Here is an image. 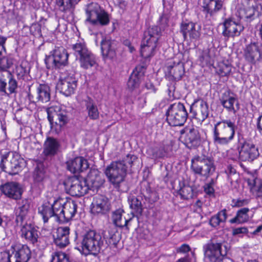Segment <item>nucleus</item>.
Listing matches in <instances>:
<instances>
[{"instance_id": "obj_1", "label": "nucleus", "mask_w": 262, "mask_h": 262, "mask_svg": "<svg viewBox=\"0 0 262 262\" xmlns=\"http://www.w3.org/2000/svg\"><path fill=\"white\" fill-rule=\"evenodd\" d=\"M75 234V248L85 255L96 256L110 245L116 246L121 239L120 233L111 228L102 232L89 229L79 236L76 232Z\"/></svg>"}, {"instance_id": "obj_2", "label": "nucleus", "mask_w": 262, "mask_h": 262, "mask_svg": "<svg viewBox=\"0 0 262 262\" xmlns=\"http://www.w3.org/2000/svg\"><path fill=\"white\" fill-rule=\"evenodd\" d=\"M137 160L136 156L128 154L121 160L112 162L106 167L105 174L110 182L115 188H119L120 183L124 181L127 171Z\"/></svg>"}, {"instance_id": "obj_3", "label": "nucleus", "mask_w": 262, "mask_h": 262, "mask_svg": "<svg viewBox=\"0 0 262 262\" xmlns=\"http://www.w3.org/2000/svg\"><path fill=\"white\" fill-rule=\"evenodd\" d=\"M236 126L230 119H223L214 124L213 139L214 143L219 145H227L233 139Z\"/></svg>"}, {"instance_id": "obj_4", "label": "nucleus", "mask_w": 262, "mask_h": 262, "mask_svg": "<svg viewBox=\"0 0 262 262\" xmlns=\"http://www.w3.org/2000/svg\"><path fill=\"white\" fill-rule=\"evenodd\" d=\"M190 168L194 174L207 179L214 173L216 166L212 156L201 154L192 158Z\"/></svg>"}, {"instance_id": "obj_5", "label": "nucleus", "mask_w": 262, "mask_h": 262, "mask_svg": "<svg viewBox=\"0 0 262 262\" xmlns=\"http://www.w3.org/2000/svg\"><path fill=\"white\" fill-rule=\"evenodd\" d=\"M85 22L97 27L107 26L110 23V16L98 3H91L86 5Z\"/></svg>"}, {"instance_id": "obj_6", "label": "nucleus", "mask_w": 262, "mask_h": 262, "mask_svg": "<svg viewBox=\"0 0 262 262\" xmlns=\"http://www.w3.org/2000/svg\"><path fill=\"white\" fill-rule=\"evenodd\" d=\"M46 111L51 130L59 134L70 121V113L58 105L48 107Z\"/></svg>"}, {"instance_id": "obj_7", "label": "nucleus", "mask_w": 262, "mask_h": 262, "mask_svg": "<svg viewBox=\"0 0 262 262\" xmlns=\"http://www.w3.org/2000/svg\"><path fill=\"white\" fill-rule=\"evenodd\" d=\"M160 36V29L157 26L150 27L144 32L140 50L142 57L147 59L154 55Z\"/></svg>"}, {"instance_id": "obj_8", "label": "nucleus", "mask_w": 262, "mask_h": 262, "mask_svg": "<svg viewBox=\"0 0 262 262\" xmlns=\"http://www.w3.org/2000/svg\"><path fill=\"white\" fill-rule=\"evenodd\" d=\"M166 115V120L170 126H181L186 122L188 113L183 103L176 102L169 105Z\"/></svg>"}, {"instance_id": "obj_9", "label": "nucleus", "mask_w": 262, "mask_h": 262, "mask_svg": "<svg viewBox=\"0 0 262 262\" xmlns=\"http://www.w3.org/2000/svg\"><path fill=\"white\" fill-rule=\"evenodd\" d=\"M69 54L63 47H55V49L47 55L45 62L48 69L58 70L68 66Z\"/></svg>"}, {"instance_id": "obj_10", "label": "nucleus", "mask_w": 262, "mask_h": 262, "mask_svg": "<svg viewBox=\"0 0 262 262\" xmlns=\"http://www.w3.org/2000/svg\"><path fill=\"white\" fill-rule=\"evenodd\" d=\"M26 161L17 154L8 158L3 157L0 163L3 170L10 175H15L26 166Z\"/></svg>"}, {"instance_id": "obj_11", "label": "nucleus", "mask_w": 262, "mask_h": 262, "mask_svg": "<svg viewBox=\"0 0 262 262\" xmlns=\"http://www.w3.org/2000/svg\"><path fill=\"white\" fill-rule=\"evenodd\" d=\"M206 258L211 262H219L227 253V247L221 243L210 241L203 247Z\"/></svg>"}, {"instance_id": "obj_12", "label": "nucleus", "mask_w": 262, "mask_h": 262, "mask_svg": "<svg viewBox=\"0 0 262 262\" xmlns=\"http://www.w3.org/2000/svg\"><path fill=\"white\" fill-rule=\"evenodd\" d=\"M238 150L239 159L243 161H253L259 155L258 148L253 143L244 139L238 133Z\"/></svg>"}, {"instance_id": "obj_13", "label": "nucleus", "mask_w": 262, "mask_h": 262, "mask_svg": "<svg viewBox=\"0 0 262 262\" xmlns=\"http://www.w3.org/2000/svg\"><path fill=\"white\" fill-rule=\"evenodd\" d=\"M11 253L8 256V262H28L31 258V250L26 245L13 244L11 246Z\"/></svg>"}, {"instance_id": "obj_14", "label": "nucleus", "mask_w": 262, "mask_h": 262, "mask_svg": "<svg viewBox=\"0 0 262 262\" xmlns=\"http://www.w3.org/2000/svg\"><path fill=\"white\" fill-rule=\"evenodd\" d=\"M64 185L69 193L72 196H81L89 190V187L84 180H80L76 176L69 178L64 182Z\"/></svg>"}, {"instance_id": "obj_15", "label": "nucleus", "mask_w": 262, "mask_h": 262, "mask_svg": "<svg viewBox=\"0 0 262 262\" xmlns=\"http://www.w3.org/2000/svg\"><path fill=\"white\" fill-rule=\"evenodd\" d=\"M219 100L221 105L227 111L235 114L239 110V103L237 96L229 89L223 92Z\"/></svg>"}, {"instance_id": "obj_16", "label": "nucleus", "mask_w": 262, "mask_h": 262, "mask_svg": "<svg viewBox=\"0 0 262 262\" xmlns=\"http://www.w3.org/2000/svg\"><path fill=\"white\" fill-rule=\"evenodd\" d=\"M244 57L249 63L255 64L257 61L262 60V43L251 42L244 49Z\"/></svg>"}, {"instance_id": "obj_17", "label": "nucleus", "mask_w": 262, "mask_h": 262, "mask_svg": "<svg viewBox=\"0 0 262 262\" xmlns=\"http://www.w3.org/2000/svg\"><path fill=\"white\" fill-rule=\"evenodd\" d=\"M77 86V79L72 74H69L64 77H61L56 85L60 93L66 97L73 94Z\"/></svg>"}, {"instance_id": "obj_18", "label": "nucleus", "mask_w": 262, "mask_h": 262, "mask_svg": "<svg viewBox=\"0 0 262 262\" xmlns=\"http://www.w3.org/2000/svg\"><path fill=\"white\" fill-rule=\"evenodd\" d=\"M223 25L222 35L227 38L239 36L245 29L244 26L239 22L236 21L233 17L226 18Z\"/></svg>"}, {"instance_id": "obj_19", "label": "nucleus", "mask_w": 262, "mask_h": 262, "mask_svg": "<svg viewBox=\"0 0 262 262\" xmlns=\"http://www.w3.org/2000/svg\"><path fill=\"white\" fill-rule=\"evenodd\" d=\"M184 134L183 143L189 149H195L201 145L202 138L200 132L196 128H185L181 131Z\"/></svg>"}, {"instance_id": "obj_20", "label": "nucleus", "mask_w": 262, "mask_h": 262, "mask_svg": "<svg viewBox=\"0 0 262 262\" xmlns=\"http://www.w3.org/2000/svg\"><path fill=\"white\" fill-rule=\"evenodd\" d=\"M28 97L29 100L33 102L47 103L51 99L50 87L48 84H40L33 94L28 93Z\"/></svg>"}, {"instance_id": "obj_21", "label": "nucleus", "mask_w": 262, "mask_h": 262, "mask_svg": "<svg viewBox=\"0 0 262 262\" xmlns=\"http://www.w3.org/2000/svg\"><path fill=\"white\" fill-rule=\"evenodd\" d=\"M180 32L185 40L188 36L190 40H198L201 35V26L192 21L183 22L181 24Z\"/></svg>"}, {"instance_id": "obj_22", "label": "nucleus", "mask_w": 262, "mask_h": 262, "mask_svg": "<svg viewBox=\"0 0 262 262\" xmlns=\"http://www.w3.org/2000/svg\"><path fill=\"white\" fill-rule=\"evenodd\" d=\"M189 111L192 113L193 118L202 122L208 117V105L203 100L198 99L190 105Z\"/></svg>"}, {"instance_id": "obj_23", "label": "nucleus", "mask_w": 262, "mask_h": 262, "mask_svg": "<svg viewBox=\"0 0 262 262\" xmlns=\"http://www.w3.org/2000/svg\"><path fill=\"white\" fill-rule=\"evenodd\" d=\"M101 51L104 60H113L116 58L117 42L109 37L102 38L100 42Z\"/></svg>"}, {"instance_id": "obj_24", "label": "nucleus", "mask_w": 262, "mask_h": 262, "mask_svg": "<svg viewBox=\"0 0 262 262\" xmlns=\"http://www.w3.org/2000/svg\"><path fill=\"white\" fill-rule=\"evenodd\" d=\"M33 184L39 189L45 188L46 183L49 181V175L47 168L42 163H37L33 172Z\"/></svg>"}, {"instance_id": "obj_25", "label": "nucleus", "mask_w": 262, "mask_h": 262, "mask_svg": "<svg viewBox=\"0 0 262 262\" xmlns=\"http://www.w3.org/2000/svg\"><path fill=\"white\" fill-rule=\"evenodd\" d=\"M2 192L7 198L14 200H20L23 193L21 186L17 182H7L0 186Z\"/></svg>"}, {"instance_id": "obj_26", "label": "nucleus", "mask_w": 262, "mask_h": 262, "mask_svg": "<svg viewBox=\"0 0 262 262\" xmlns=\"http://www.w3.org/2000/svg\"><path fill=\"white\" fill-rule=\"evenodd\" d=\"M202 8V11L206 16L212 17L226 10L225 0H203Z\"/></svg>"}, {"instance_id": "obj_27", "label": "nucleus", "mask_w": 262, "mask_h": 262, "mask_svg": "<svg viewBox=\"0 0 262 262\" xmlns=\"http://www.w3.org/2000/svg\"><path fill=\"white\" fill-rule=\"evenodd\" d=\"M91 206V211L94 214H105L111 209L108 199L102 195H97L94 197Z\"/></svg>"}, {"instance_id": "obj_28", "label": "nucleus", "mask_w": 262, "mask_h": 262, "mask_svg": "<svg viewBox=\"0 0 262 262\" xmlns=\"http://www.w3.org/2000/svg\"><path fill=\"white\" fill-rule=\"evenodd\" d=\"M66 164L67 170L74 174L83 172L89 167L88 160L82 157L71 158L66 162Z\"/></svg>"}, {"instance_id": "obj_29", "label": "nucleus", "mask_w": 262, "mask_h": 262, "mask_svg": "<svg viewBox=\"0 0 262 262\" xmlns=\"http://www.w3.org/2000/svg\"><path fill=\"white\" fill-rule=\"evenodd\" d=\"M86 185L89 190L93 191L97 190L104 183L103 174L97 169H91L85 179Z\"/></svg>"}, {"instance_id": "obj_30", "label": "nucleus", "mask_w": 262, "mask_h": 262, "mask_svg": "<svg viewBox=\"0 0 262 262\" xmlns=\"http://www.w3.org/2000/svg\"><path fill=\"white\" fill-rule=\"evenodd\" d=\"M21 236L29 244L35 245L39 241V232L34 225L30 223H24L21 226Z\"/></svg>"}, {"instance_id": "obj_31", "label": "nucleus", "mask_w": 262, "mask_h": 262, "mask_svg": "<svg viewBox=\"0 0 262 262\" xmlns=\"http://www.w3.org/2000/svg\"><path fill=\"white\" fill-rule=\"evenodd\" d=\"M30 208V201L28 199H23L17 204L15 208V223L17 226H21Z\"/></svg>"}, {"instance_id": "obj_32", "label": "nucleus", "mask_w": 262, "mask_h": 262, "mask_svg": "<svg viewBox=\"0 0 262 262\" xmlns=\"http://www.w3.org/2000/svg\"><path fill=\"white\" fill-rule=\"evenodd\" d=\"M77 205L73 200H68L64 202V205L59 214V222L67 223L72 219L77 212Z\"/></svg>"}, {"instance_id": "obj_33", "label": "nucleus", "mask_w": 262, "mask_h": 262, "mask_svg": "<svg viewBox=\"0 0 262 262\" xmlns=\"http://www.w3.org/2000/svg\"><path fill=\"white\" fill-rule=\"evenodd\" d=\"M60 144L59 141L53 137H48L43 145L42 155L45 159L52 158L59 151Z\"/></svg>"}, {"instance_id": "obj_34", "label": "nucleus", "mask_w": 262, "mask_h": 262, "mask_svg": "<svg viewBox=\"0 0 262 262\" xmlns=\"http://www.w3.org/2000/svg\"><path fill=\"white\" fill-rule=\"evenodd\" d=\"M69 227H59L53 235L54 242L59 248H64L70 244Z\"/></svg>"}, {"instance_id": "obj_35", "label": "nucleus", "mask_w": 262, "mask_h": 262, "mask_svg": "<svg viewBox=\"0 0 262 262\" xmlns=\"http://www.w3.org/2000/svg\"><path fill=\"white\" fill-rule=\"evenodd\" d=\"M166 72L171 80H180L185 73L183 63L180 61L174 62L172 65L167 67Z\"/></svg>"}, {"instance_id": "obj_36", "label": "nucleus", "mask_w": 262, "mask_h": 262, "mask_svg": "<svg viewBox=\"0 0 262 262\" xmlns=\"http://www.w3.org/2000/svg\"><path fill=\"white\" fill-rule=\"evenodd\" d=\"M30 66L27 61H22L20 64L15 67V73L19 80L25 81L30 80L31 78L30 75Z\"/></svg>"}, {"instance_id": "obj_37", "label": "nucleus", "mask_w": 262, "mask_h": 262, "mask_svg": "<svg viewBox=\"0 0 262 262\" xmlns=\"http://www.w3.org/2000/svg\"><path fill=\"white\" fill-rule=\"evenodd\" d=\"M84 105L88 112V117L92 120H97L99 118V112L94 100L87 97L84 100Z\"/></svg>"}, {"instance_id": "obj_38", "label": "nucleus", "mask_w": 262, "mask_h": 262, "mask_svg": "<svg viewBox=\"0 0 262 262\" xmlns=\"http://www.w3.org/2000/svg\"><path fill=\"white\" fill-rule=\"evenodd\" d=\"M80 65L84 69H88L97 64L96 56L90 51L79 59Z\"/></svg>"}, {"instance_id": "obj_39", "label": "nucleus", "mask_w": 262, "mask_h": 262, "mask_svg": "<svg viewBox=\"0 0 262 262\" xmlns=\"http://www.w3.org/2000/svg\"><path fill=\"white\" fill-rule=\"evenodd\" d=\"M123 212L124 211L120 209L114 211L112 214L113 222L116 226L121 228L126 227V229H128L127 224L132 220V218L127 219L124 217V220L123 221L122 216Z\"/></svg>"}, {"instance_id": "obj_40", "label": "nucleus", "mask_w": 262, "mask_h": 262, "mask_svg": "<svg viewBox=\"0 0 262 262\" xmlns=\"http://www.w3.org/2000/svg\"><path fill=\"white\" fill-rule=\"evenodd\" d=\"M250 211L248 208H243L238 210L235 216L230 220L229 222L231 224H241L246 223L249 220V215L248 213Z\"/></svg>"}, {"instance_id": "obj_41", "label": "nucleus", "mask_w": 262, "mask_h": 262, "mask_svg": "<svg viewBox=\"0 0 262 262\" xmlns=\"http://www.w3.org/2000/svg\"><path fill=\"white\" fill-rule=\"evenodd\" d=\"M138 73L133 72L129 76L127 83V90L130 92H135V94H138L139 92H137L136 90L139 88L140 85V78L137 76Z\"/></svg>"}, {"instance_id": "obj_42", "label": "nucleus", "mask_w": 262, "mask_h": 262, "mask_svg": "<svg viewBox=\"0 0 262 262\" xmlns=\"http://www.w3.org/2000/svg\"><path fill=\"white\" fill-rule=\"evenodd\" d=\"M180 188L178 193L181 195L182 199L188 200L192 198L193 195V189L189 185H186L184 183H180Z\"/></svg>"}, {"instance_id": "obj_43", "label": "nucleus", "mask_w": 262, "mask_h": 262, "mask_svg": "<svg viewBox=\"0 0 262 262\" xmlns=\"http://www.w3.org/2000/svg\"><path fill=\"white\" fill-rule=\"evenodd\" d=\"M128 203L130 208L134 210V213L141 215L143 212V207L141 200L139 199L132 196L128 198Z\"/></svg>"}, {"instance_id": "obj_44", "label": "nucleus", "mask_w": 262, "mask_h": 262, "mask_svg": "<svg viewBox=\"0 0 262 262\" xmlns=\"http://www.w3.org/2000/svg\"><path fill=\"white\" fill-rule=\"evenodd\" d=\"M232 67L228 61L220 62L216 68V73L221 76H228L231 72Z\"/></svg>"}, {"instance_id": "obj_45", "label": "nucleus", "mask_w": 262, "mask_h": 262, "mask_svg": "<svg viewBox=\"0 0 262 262\" xmlns=\"http://www.w3.org/2000/svg\"><path fill=\"white\" fill-rule=\"evenodd\" d=\"M39 212L41 214L45 223H47L49 218L55 216V213L51 205H43L41 209H39Z\"/></svg>"}, {"instance_id": "obj_46", "label": "nucleus", "mask_w": 262, "mask_h": 262, "mask_svg": "<svg viewBox=\"0 0 262 262\" xmlns=\"http://www.w3.org/2000/svg\"><path fill=\"white\" fill-rule=\"evenodd\" d=\"M146 154L149 157L153 159H157L164 157L161 146L149 147L147 149Z\"/></svg>"}, {"instance_id": "obj_47", "label": "nucleus", "mask_w": 262, "mask_h": 262, "mask_svg": "<svg viewBox=\"0 0 262 262\" xmlns=\"http://www.w3.org/2000/svg\"><path fill=\"white\" fill-rule=\"evenodd\" d=\"M64 202L63 199L59 198L56 199H54L53 203L50 205L55 213V217H56L58 221L59 219L60 211L62 209L63 206L64 205Z\"/></svg>"}, {"instance_id": "obj_48", "label": "nucleus", "mask_w": 262, "mask_h": 262, "mask_svg": "<svg viewBox=\"0 0 262 262\" xmlns=\"http://www.w3.org/2000/svg\"><path fill=\"white\" fill-rule=\"evenodd\" d=\"M72 49L74 51V55L79 59L89 51L86 46L82 43H77L72 45Z\"/></svg>"}, {"instance_id": "obj_49", "label": "nucleus", "mask_w": 262, "mask_h": 262, "mask_svg": "<svg viewBox=\"0 0 262 262\" xmlns=\"http://www.w3.org/2000/svg\"><path fill=\"white\" fill-rule=\"evenodd\" d=\"M259 16V12L258 10V7L257 6L249 7L246 10L245 18L247 21L250 23Z\"/></svg>"}, {"instance_id": "obj_50", "label": "nucleus", "mask_w": 262, "mask_h": 262, "mask_svg": "<svg viewBox=\"0 0 262 262\" xmlns=\"http://www.w3.org/2000/svg\"><path fill=\"white\" fill-rule=\"evenodd\" d=\"M8 74L9 75L8 88L9 93H7L6 94L9 95L10 94L16 93V90L18 88V83L16 80L12 76L11 73L10 72L8 73Z\"/></svg>"}, {"instance_id": "obj_51", "label": "nucleus", "mask_w": 262, "mask_h": 262, "mask_svg": "<svg viewBox=\"0 0 262 262\" xmlns=\"http://www.w3.org/2000/svg\"><path fill=\"white\" fill-rule=\"evenodd\" d=\"M13 64V59L9 56L0 57V70L7 71Z\"/></svg>"}, {"instance_id": "obj_52", "label": "nucleus", "mask_w": 262, "mask_h": 262, "mask_svg": "<svg viewBox=\"0 0 262 262\" xmlns=\"http://www.w3.org/2000/svg\"><path fill=\"white\" fill-rule=\"evenodd\" d=\"M51 262H70V261L67 254L62 252H56L52 254Z\"/></svg>"}, {"instance_id": "obj_53", "label": "nucleus", "mask_w": 262, "mask_h": 262, "mask_svg": "<svg viewBox=\"0 0 262 262\" xmlns=\"http://www.w3.org/2000/svg\"><path fill=\"white\" fill-rule=\"evenodd\" d=\"M69 0H55L56 5L62 12L71 11V6Z\"/></svg>"}, {"instance_id": "obj_54", "label": "nucleus", "mask_w": 262, "mask_h": 262, "mask_svg": "<svg viewBox=\"0 0 262 262\" xmlns=\"http://www.w3.org/2000/svg\"><path fill=\"white\" fill-rule=\"evenodd\" d=\"M30 33L34 36L40 37L42 36L41 25L39 23H33L30 28Z\"/></svg>"}, {"instance_id": "obj_55", "label": "nucleus", "mask_w": 262, "mask_h": 262, "mask_svg": "<svg viewBox=\"0 0 262 262\" xmlns=\"http://www.w3.org/2000/svg\"><path fill=\"white\" fill-rule=\"evenodd\" d=\"M248 183L249 185L252 186V188H254L258 192L262 193V182L259 180L257 179H249Z\"/></svg>"}, {"instance_id": "obj_56", "label": "nucleus", "mask_w": 262, "mask_h": 262, "mask_svg": "<svg viewBox=\"0 0 262 262\" xmlns=\"http://www.w3.org/2000/svg\"><path fill=\"white\" fill-rule=\"evenodd\" d=\"M161 147L164 157L170 156L172 155V146L171 143L163 145Z\"/></svg>"}, {"instance_id": "obj_57", "label": "nucleus", "mask_w": 262, "mask_h": 262, "mask_svg": "<svg viewBox=\"0 0 262 262\" xmlns=\"http://www.w3.org/2000/svg\"><path fill=\"white\" fill-rule=\"evenodd\" d=\"M210 56L209 55V49H205L201 51L200 55L199 56V59L200 61L207 62L209 60Z\"/></svg>"}, {"instance_id": "obj_58", "label": "nucleus", "mask_w": 262, "mask_h": 262, "mask_svg": "<svg viewBox=\"0 0 262 262\" xmlns=\"http://www.w3.org/2000/svg\"><path fill=\"white\" fill-rule=\"evenodd\" d=\"M232 202L233 207H241L248 204L249 201L247 199H233Z\"/></svg>"}, {"instance_id": "obj_59", "label": "nucleus", "mask_w": 262, "mask_h": 262, "mask_svg": "<svg viewBox=\"0 0 262 262\" xmlns=\"http://www.w3.org/2000/svg\"><path fill=\"white\" fill-rule=\"evenodd\" d=\"M159 23L160 27L157 26L160 30L161 28L164 29L168 25V18L166 15H162L159 18ZM161 33V32L160 31Z\"/></svg>"}, {"instance_id": "obj_60", "label": "nucleus", "mask_w": 262, "mask_h": 262, "mask_svg": "<svg viewBox=\"0 0 262 262\" xmlns=\"http://www.w3.org/2000/svg\"><path fill=\"white\" fill-rule=\"evenodd\" d=\"M204 192L210 196H214V189L213 186L205 184L204 187Z\"/></svg>"}, {"instance_id": "obj_61", "label": "nucleus", "mask_w": 262, "mask_h": 262, "mask_svg": "<svg viewBox=\"0 0 262 262\" xmlns=\"http://www.w3.org/2000/svg\"><path fill=\"white\" fill-rule=\"evenodd\" d=\"M248 230L246 227L234 228L232 230V235H236L241 233H247Z\"/></svg>"}, {"instance_id": "obj_62", "label": "nucleus", "mask_w": 262, "mask_h": 262, "mask_svg": "<svg viewBox=\"0 0 262 262\" xmlns=\"http://www.w3.org/2000/svg\"><path fill=\"white\" fill-rule=\"evenodd\" d=\"M221 222H225L227 218L226 209H224L219 212L216 214Z\"/></svg>"}, {"instance_id": "obj_63", "label": "nucleus", "mask_w": 262, "mask_h": 262, "mask_svg": "<svg viewBox=\"0 0 262 262\" xmlns=\"http://www.w3.org/2000/svg\"><path fill=\"white\" fill-rule=\"evenodd\" d=\"M210 224L211 226L215 227L219 226L221 223L220 219H219L218 216L215 215L214 216H213L211 217L210 220Z\"/></svg>"}, {"instance_id": "obj_64", "label": "nucleus", "mask_w": 262, "mask_h": 262, "mask_svg": "<svg viewBox=\"0 0 262 262\" xmlns=\"http://www.w3.org/2000/svg\"><path fill=\"white\" fill-rule=\"evenodd\" d=\"M190 250V248L188 245L183 244L179 248L177 249V251L178 253H185Z\"/></svg>"}]
</instances>
